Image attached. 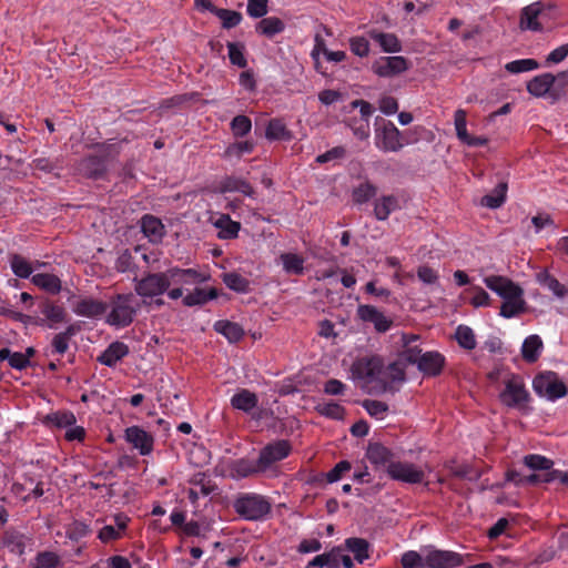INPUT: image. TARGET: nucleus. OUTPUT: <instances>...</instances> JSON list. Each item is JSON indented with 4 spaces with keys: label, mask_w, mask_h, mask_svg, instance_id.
<instances>
[{
    "label": "nucleus",
    "mask_w": 568,
    "mask_h": 568,
    "mask_svg": "<svg viewBox=\"0 0 568 568\" xmlns=\"http://www.w3.org/2000/svg\"><path fill=\"white\" fill-rule=\"evenodd\" d=\"M406 362H384V357H361L352 365V377L368 393L390 390L405 378Z\"/></svg>",
    "instance_id": "1"
},
{
    "label": "nucleus",
    "mask_w": 568,
    "mask_h": 568,
    "mask_svg": "<svg viewBox=\"0 0 568 568\" xmlns=\"http://www.w3.org/2000/svg\"><path fill=\"white\" fill-rule=\"evenodd\" d=\"M119 154L115 144H101L95 146V152L81 159L75 171L87 179H102L106 173L108 163Z\"/></svg>",
    "instance_id": "2"
},
{
    "label": "nucleus",
    "mask_w": 568,
    "mask_h": 568,
    "mask_svg": "<svg viewBox=\"0 0 568 568\" xmlns=\"http://www.w3.org/2000/svg\"><path fill=\"white\" fill-rule=\"evenodd\" d=\"M109 308L105 322L111 326L123 328L133 322L140 304L132 293L116 294L108 303Z\"/></svg>",
    "instance_id": "3"
},
{
    "label": "nucleus",
    "mask_w": 568,
    "mask_h": 568,
    "mask_svg": "<svg viewBox=\"0 0 568 568\" xmlns=\"http://www.w3.org/2000/svg\"><path fill=\"white\" fill-rule=\"evenodd\" d=\"M234 508L245 519L258 520L270 513L271 504L261 495L247 494L235 500Z\"/></svg>",
    "instance_id": "4"
},
{
    "label": "nucleus",
    "mask_w": 568,
    "mask_h": 568,
    "mask_svg": "<svg viewBox=\"0 0 568 568\" xmlns=\"http://www.w3.org/2000/svg\"><path fill=\"white\" fill-rule=\"evenodd\" d=\"M504 383L505 389L499 394L500 402L508 407L523 408L529 398L523 378L507 373Z\"/></svg>",
    "instance_id": "5"
},
{
    "label": "nucleus",
    "mask_w": 568,
    "mask_h": 568,
    "mask_svg": "<svg viewBox=\"0 0 568 568\" xmlns=\"http://www.w3.org/2000/svg\"><path fill=\"white\" fill-rule=\"evenodd\" d=\"M375 145L383 152H398L405 143L396 125L392 121H383L375 130Z\"/></svg>",
    "instance_id": "6"
},
{
    "label": "nucleus",
    "mask_w": 568,
    "mask_h": 568,
    "mask_svg": "<svg viewBox=\"0 0 568 568\" xmlns=\"http://www.w3.org/2000/svg\"><path fill=\"white\" fill-rule=\"evenodd\" d=\"M135 293L141 297H156L169 290L164 272L146 273L140 280H135Z\"/></svg>",
    "instance_id": "7"
},
{
    "label": "nucleus",
    "mask_w": 568,
    "mask_h": 568,
    "mask_svg": "<svg viewBox=\"0 0 568 568\" xmlns=\"http://www.w3.org/2000/svg\"><path fill=\"white\" fill-rule=\"evenodd\" d=\"M534 390L549 400L564 397L567 394L565 384L555 373L548 372L539 374L532 382Z\"/></svg>",
    "instance_id": "8"
},
{
    "label": "nucleus",
    "mask_w": 568,
    "mask_h": 568,
    "mask_svg": "<svg viewBox=\"0 0 568 568\" xmlns=\"http://www.w3.org/2000/svg\"><path fill=\"white\" fill-rule=\"evenodd\" d=\"M37 313L38 315L34 316L33 324L49 328H53L57 324L64 322L67 316L65 310L61 305L48 298L41 300L38 303Z\"/></svg>",
    "instance_id": "9"
},
{
    "label": "nucleus",
    "mask_w": 568,
    "mask_h": 568,
    "mask_svg": "<svg viewBox=\"0 0 568 568\" xmlns=\"http://www.w3.org/2000/svg\"><path fill=\"white\" fill-rule=\"evenodd\" d=\"M410 67V62L402 55L381 57L372 64V70L381 78H393L404 73Z\"/></svg>",
    "instance_id": "10"
},
{
    "label": "nucleus",
    "mask_w": 568,
    "mask_h": 568,
    "mask_svg": "<svg viewBox=\"0 0 568 568\" xmlns=\"http://www.w3.org/2000/svg\"><path fill=\"white\" fill-rule=\"evenodd\" d=\"M387 473L393 479L407 484H419L425 478V471L420 467L406 462L390 463Z\"/></svg>",
    "instance_id": "11"
},
{
    "label": "nucleus",
    "mask_w": 568,
    "mask_h": 568,
    "mask_svg": "<svg viewBox=\"0 0 568 568\" xmlns=\"http://www.w3.org/2000/svg\"><path fill=\"white\" fill-rule=\"evenodd\" d=\"M484 283L503 300L521 297L524 295V290L518 284L501 275L486 276L484 277Z\"/></svg>",
    "instance_id": "12"
},
{
    "label": "nucleus",
    "mask_w": 568,
    "mask_h": 568,
    "mask_svg": "<svg viewBox=\"0 0 568 568\" xmlns=\"http://www.w3.org/2000/svg\"><path fill=\"white\" fill-rule=\"evenodd\" d=\"M291 453V445L287 440H276L266 445L260 453V468L266 471L272 465L284 459Z\"/></svg>",
    "instance_id": "13"
},
{
    "label": "nucleus",
    "mask_w": 568,
    "mask_h": 568,
    "mask_svg": "<svg viewBox=\"0 0 568 568\" xmlns=\"http://www.w3.org/2000/svg\"><path fill=\"white\" fill-rule=\"evenodd\" d=\"M462 562V556L454 551L434 549L425 554L426 568H454Z\"/></svg>",
    "instance_id": "14"
},
{
    "label": "nucleus",
    "mask_w": 568,
    "mask_h": 568,
    "mask_svg": "<svg viewBox=\"0 0 568 568\" xmlns=\"http://www.w3.org/2000/svg\"><path fill=\"white\" fill-rule=\"evenodd\" d=\"M357 316L363 322L372 323L378 333L387 332L393 325V321L373 305H359Z\"/></svg>",
    "instance_id": "15"
},
{
    "label": "nucleus",
    "mask_w": 568,
    "mask_h": 568,
    "mask_svg": "<svg viewBox=\"0 0 568 568\" xmlns=\"http://www.w3.org/2000/svg\"><path fill=\"white\" fill-rule=\"evenodd\" d=\"M141 231L152 244H159L165 236V226L162 221L152 215L144 214L140 220Z\"/></svg>",
    "instance_id": "16"
},
{
    "label": "nucleus",
    "mask_w": 568,
    "mask_h": 568,
    "mask_svg": "<svg viewBox=\"0 0 568 568\" xmlns=\"http://www.w3.org/2000/svg\"><path fill=\"white\" fill-rule=\"evenodd\" d=\"M106 311L108 303L92 297H81L73 306V312L84 317H98L105 314Z\"/></svg>",
    "instance_id": "17"
},
{
    "label": "nucleus",
    "mask_w": 568,
    "mask_h": 568,
    "mask_svg": "<svg viewBox=\"0 0 568 568\" xmlns=\"http://www.w3.org/2000/svg\"><path fill=\"white\" fill-rule=\"evenodd\" d=\"M125 438L134 448L140 450L141 455H148L152 450V436L138 426L126 428Z\"/></svg>",
    "instance_id": "18"
},
{
    "label": "nucleus",
    "mask_w": 568,
    "mask_h": 568,
    "mask_svg": "<svg viewBox=\"0 0 568 568\" xmlns=\"http://www.w3.org/2000/svg\"><path fill=\"white\" fill-rule=\"evenodd\" d=\"M219 297V290L215 287L196 286L193 291L184 295L182 303L184 306H203L207 302Z\"/></svg>",
    "instance_id": "19"
},
{
    "label": "nucleus",
    "mask_w": 568,
    "mask_h": 568,
    "mask_svg": "<svg viewBox=\"0 0 568 568\" xmlns=\"http://www.w3.org/2000/svg\"><path fill=\"white\" fill-rule=\"evenodd\" d=\"M399 201L393 194L382 195L374 201V216L377 221H386L389 215L399 210Z\"/></svg>",
    "instance_id": "20"
},
{
    "label": "nucleus",
    "mask_w": 568,
    "mask_h": 568,
    "mask_svg": "<svg viewBox=\"0 0 568 568\" xmlns=\"http://www.w3.org/2000/svg\"><path fill=\"white\" fill-rule=\"evenodd\" d=\"M542 12V6L540 2L531 3L525 7L521 10L520 14V29L521 30H531V31H541L542 27L538 21V17Z\"/></svg>",
    "instance_id": "21"
},
{
    "label": "nucleus",
    "mask_w": 568,
    "mask_h": 568,
    "mask_svg": "<svg viewBox=\"0 0 568 568\" xmlns=\"http://www.w3.org/2000/svg\"><path fill=\"white\" fill-rule=\"evenodd\" d=\"M367 36L376 42L384 52L396 53L402 51V43L394 33H386L377 29H372L367 32Z\"/></svg>",
    "instance_id": "22"
},
{
    "label": "nucleus",
    "mask_w": 568,
    "mask_h": 568,
    "mask_svg": "<svg viewBox=\"0 0 568 568\" xmlns=\"http://www.w3.org/2000/svg\"><path fill=\"white\" fill-rule=\"evenodd\" d=\"M406 365H415L426 375L438 374L444 366V357H405Z\"/></svg>",
    "instance_id": "23"
},
{
    "label": "nucleus",
    "mask_w": 568,
    "mask_h": 568,
    "mask_svg": "<svg viewBox=\"0 0 568 568\" xmlns=\"http://www.w3.org/2000/svg\"><path fill=\"white\" fill-rule=\"evenodd\" d=\"M556 82V77L551 73H542L534 77L527 83V91L534 97H544L549 92Z\"/></svg>",
    "instance_id": "24"
},
{
    "label": "nucleus",
    "mask_w": 568,
    "mask_h": 568,
    "mask_svg": "<svg viewBox=\"0 0 568 568\" xmlns=\"http://www.w3.org/2000/svg\"><path fill=\"white\" fill-rule=\"evenodd\" d=\"M219 190L221 193L240 192L246 196H253L254 190L252 185L244 179L237 176H226L220 184Z\"/></svg>",
    "instance_id": "25"
},
{
    "label": "nucleus",
    "mask_w": 568,
    "mask_h": 568,
    "mask_svg": "<svg viewBox=\"0 0 568 568\" xmlns=\"http://www.w3.org/2000/svg\"><path fill=\"white\" fill-rule=\"evenodd\" d=\"M367 459L374 464L377 467H384L386 466L388 468V465L392 462L393 454L392 452L383 446L382 444L374 443L369 444L366 452Z\"/></svg>",
    "instance_id": "26"
},
{
    "label": "nucleus",
    "mask_w": 568,
    "mask_h": 568,
    "mask_svg": "<svg viewBox=\"0 0 568 568\" xmlns=\"http://www.w3.org/2000/svg\"><path fill=\"white\" fill-rule=\"evenodd\" d=\"M284 30L285 23L277 17L263 18L255 26V31L268 39L282 33Z\"/></svg>",
    "instance_id": "27"
},
{
    "label": "nucleus",
    "mask_w": 568,
    "mask_h": 568,
    "mask_svg": "<svg viewBox=\"0 0 568 568\" xmlns=\"http://www.w3.org/2000/svg\"><path fill=\"white\" fill-rule=\"evenodd\" d=\"M31 282L50 294H58L62 288L61 280L54 274L38 273L31 277Z\"/></svg>",
    "instance_id": "28"
},
{
    "label": "nucleus",
    "mask_w": 568,
    "mask_h": 568,
    "mask_svg": "<svg viewBox=\"0 0 568 568\" xmlns=\"http://www.w3.org/2000/svg\"><path fill=\"white\" fill-rule=\"evenodd\" d=\"M258 398L255 393L248 389H241L231 398V405L233 408L250 413L257 406Z\"/></svg>",
    "instance_id": "29"
},
{
    "label": "nucleus",
    "mask_w": 568,
    "mask_h": 568,
    "mask_svg": "<svg viewBox=\"0 0 568 568\" xmlns=\"http://www.w3.org/2000/svg\"><path fill=\"white\" fill-rule=\"evenodd\" d=\"M403 352L397 355H440L437 351H424L418 335H402Z\"/></svg>",
    "instance_id": "30"
},
{
    "label": "nucleus",
    "mask_w": 568,
    "mask_h": 568,
    "mask_svg": "<svg viewBox=\"0 0 568 568\" xmlns=\"http://www.w3.org/2000/svg\"><path fill=\"white\" fill-rule=\"evenodd\" d=\"M377 191L378 189L375 184L368 180H365L353 189L352 200L356 205L366 204L376 196Z\"/></svg>",
    "instance_id": "31"
},
{
    "label": "nucleus",
    "mask_w": 568,
    "mask_h": 568,
    "mask_svg": "<svg viewBox=\"0 0 568 568\" xmlns=\"http://www.w3.org/2000/svg\"><path fill=\"white\" fill-rule=\"evenodd\" d=\"M265 136L270 141H287L292 138L290 130L282 119H271L266 126Z\"/></svg>",
    "instance_id": "32"
},
{
    "label": "nucleus",
    "mask_w": 568,
    "mask_h": 568,
    "mask_svg": "<svg viewBox=\"0 0 568 568\" xmlns=\"http://www.w3.org/2000/svg\"><path fill=\"white\" fill-rule=\"evenodd\" d=\"M2 545L8 548L10 552L20 556L24 552L27 537L17 530H8L2 537Z\"/></svg>",
    "instance_id": "33"
},
{
    "label": "nucleus",
    "mask_w": 568,
    "mask_h": 568,
    "mask_svg": "<svg viewBox=\"0 0 568 568\" xmlns=\"http://www.w3.org/2000/svg\"><path fill=\"white\" fill-rule=\"evenodd\" d=\"M280 260L283 265V270L290 275H302L304 273L305 260L303 256L296 253H282Z\"/></svg>",
    "instance_id": "34"
},
{
    "label": "nucleus",
    "mask_w": 568,
    "mask_h": 568,
    "mask_svg": "<svg viewBox=\"0 0 568 568\" xmlns=\"http://www.w3.org/2000/svg\"><path fill=\"white\" fill-rule=\"evenodd\" d=\"M339 557H341V548L335 547L328 552H325V554L314 557L307 564L306 568H313V567L338 568L339 567Z\"/></svg>",
    "instance_id": "35"
},
{
    "label": "nucleus",
    "mask_w": 568,
    "mask_h": 568,
    "mask_svg": "<svg viewBox=\"0 0 568 568\" xmlns=\"http://www.w3.org/2000/svg\"><path fill=\"white\" fill-rule=\"evenodd\" d=\"M508 185L506 182L498 183L490 194H486L481 197V205L489 209H498L506 201Z\"/></svg>",
    "instance_id": "36"
},
{
    "label": "nucleus",
    "mask_w": 568,
    "mask_h": 568,
    "mask_svg": "<svg viewBox=\"0 0 568 568\" xmlns=\"http://www.w3.org/2000/svg\"><path fill=\"white\" fill-rule=\"evenodd\" d=\"M214 329L232 343L240 341L244 334L243 328L237 323L223 320L215 322Z\"/></svg>",
    "instance_id": "37"
},
{
    "label": "nucleus",
    "mask_w": 568,
    "mask_h": 568,
    "mask_svg": "<svg viewBox=\"0 0 568 568\" xmlns=\"http://www.w3.org/2000/svg\"><path fill=\"white\" fill-rule=\"evenodd\" d=\"M345 547L348 551L354 554V557L358 562H363L369 557V542L364 538H347L345 540Z\"/></svg>",
    "instance_id": "38"
},
{
    "label": "nucleus",
    "mask_w": 568,
    "mask_h": 568,
    "mask_svg": "<svg viewBox=\"0 0 568 568\" xmlns=\"http://www.w3.org/2000/svg\"><path fill=\"white\" fill-rule=\"evenodd\" d=\"M538 282L540 285L551 291L557 297H565L568 294L567 286L561 284L554 275L547 271L538 274Z\"/></svg>",
    "instance_id": "39"
},
{
    "label": "nucleus",
    "mask_w": 568,
    "mask_h": 568,
    "mask_svg": "<svg viewBox=\"0 0 568 568\" xmlns=\"http://www.w3.org/2000/svg\"><path fill=\"white\" fill-rule=\"evenodd\" d=\"M215 226L220 229V237L234 239L240 231V223L232 221L229 215H221L215 222Z\"/></svg>",
    "instance_id": "40"
},
{
    "label": "nucleus",
    "mask_w": 568,
    "mask_h": 568,
    "mask_svg": "<svg viewBox=\"0 0 568 568\" xmlns=\"http://www.w3.org/2000/svg\"><path fill=\"white\" fill-rule=\"evenodd\" d=\"M525 304L523 296L521 297H511L509 300H504L499 315L505 318H511L525 311Z\"/></svg>",
    "instance_id": "41"
},
{
    "label": "nucleus",
    "mask_w": 568,
    "mask_h": 568,
    "mask_svg": "<svg viewBox=\"0 0 568 568\" xmlns=\"http://www.w3.org/2000/svg\"><path fill=\"white\" fill-rule=\"evenodd\" d=\"M10 267L13 274L20 278H29L33 272L30 262L20 254H13L10 257Z\"/></svg>",
    "instance_id": "42"
},
{
    "label": "nucleus",
    "mask_w": 568,
    "mask_h": 568,
    "mask_svg": "<svg viewBox=\"0 0 568 568\" xmlns=\"http://www.w3.org/2000/svg\"><path fill=\"white\" fill-rule=\"evenodd\" d=\"M223 282L230 290L237 293H246L250 288V281L235 272L224 273Z\"/></svg>",
    "instance_id": "43"
},
{
    "label": "nucleus",
    "mask_w": 568,
    "mask_h": 568,
    "mask_svg": "<svg viewBox=\"0 0 568 568\" xmlns=\"http://www.w3.org/2000/svg\"><path fill=\"white\" fill-rule=\"evenodd\" d=\"M44 422L58 428H65L75 424V416L71 412L58 410L48 414Z\"/></svg>",
    "instance_id": "44"
},
{
    "label": "nucleus",
    "mask_w": 568,
    "mask_h": 568,
    "mask_svg": "<svg viewBox=\"0 0 568 568\" xmlns=\"http://www.w3.org/2000/svg\"><path fill=\"white\" fill-rule=\"evenodd\" d=\"M455 337L458 345L466 351H473L476 347L475 333L467 325H459L456 328Z\"/></svg>",
    "instance_id": "45"
},
{
    "label": "nucleus",
    "mask_w": 568,
    "mask_h": 568,
    "mask_svg": "<svg viewBox=\"0 0 568 568\" xmlns=\"http://www.w3.org/2000/svg\"><path fill=\"white\" fill-rule=\"evenodd\" d=\"M229 59L233 65L244 69L247 67L245 58V45L242 42H227Z\"/></svg>",
    "instance_id": "46"
},
{
    "label": "nucleus",
    "mask_w": 568,
    "mask_h": 568,
    "mask_svg": "<svg viewBox=\"0 0 568 568\" xmlns=\"http://www.w3.org/2000/svg\"><path fill=\"white\" fill-rule=\"evenodd\" d=\"M77 332L75 325H70L64 332L57 334L52 339V347L55 353L63 354L68 351L69 339Z\"/></svg>",
    "instance_id": "47"
},
{
    "label": "nucleus",
    "mask_w": 568,
    "mask_h": 568,
    "mask_svg": "<svg viewBox=\"0 0 568 568\" xmlns=\"http://www.w3.org/2000/svg\"><path fill=\"white\" fill-rule=\"evenodd\" d=\"M235 473L241 477H248L257 473H265V469L260 468V459L251 462L246 459H240L234 464Z\"/></svg>",
    "instance_id": "48"
},
{
    "label": "nucleus",
    "mask_w": 568,
    "mask_h": 568,
    "mask_svg": "<svg viewBox=\"0 0 568 568\" xmlns=\"http://www.w3.org/2000/svg\"><path fill=\"white\" fill-rule=\"evenodd\" d=\"M467 113L463 109H458L454 115L456 135L464 144L469 139L470 134L467 131Z\"/></svg>",
    "instance_id": "49"
},
{
    "label": "nucleus",
    "mask_w": 568,
    "mask_h": 568,
    "mask_svg": "<svg viewBox=\"0 0 568 568\" xmlns=\"http://www.w3.org/2000/svg\"><path fill=\"white\" fill-rule=\"evenodd\" d=\"M539 67L535 59H519L506 63L505 69L510 73H521L536 70Z\"/></svg>",
    "instance_id": "50"
},
{
    "label": "nucleus",
    "mask_w": 568,
    "mask_h": 568,
    "mask_svg": "<svg viewBox=\"0 0 568 568\" xmlns=\"http://www.w3.org/2000/svg\"><path fill=\"white\" fill-rule=\"evenodd\" d=\"M544 348L542 339L539 335L532 334L525 338L521 345L520 355H538Z\"/></svg>",
    "instance_id": "51"
},
{
    "label": "nucleus",
    "mask_w": 568,
    "mask_h": 568,
    "mask_svg": "<svg viewBox=\"0 0 568 568\" xmlns=\"http://www.w3.org/2000/svg\"><path fill=\"white\" fill-rule=\"evenodd\" d=\"M524 464L532 470H550L554 462L541 455H527Z\"/></svg>",
    "instance_id": "52"
},
{
    "label": "nucleus",
    "mask_w": 568,
    "mask_h": 568,
    "mask_svg": "<svg viewBox=\"0 0 568 568\" xmlns=\"http://www.w3.org/2000/svg\"><path fill=\"white\" fill-rule=\"evenodd\" d=\"M252 129L251 119L246 115H236L231 121V130L237 138L246 135Z\"/></svg>",
    "instance_id": "53"
},
{
    "label": "nucleus",
    "mask_w": 568,
    "mask_h": 568,
    "mask_svg": "<svg viewBox=\"0 0 568 568\" xmlns=\"http://www.w3.org/2000/svg\"><path fill=\"white\" fill-rule=\"evenodd\" d=\"M362 405L372 417L377 419H384L388 412V406L384 402L365 399Z\"/></svg>",
    "instance_id": "54"
},
{
    "label": "nucleus",
    "mask_w": 568,
    "mask_h": 568,
    "mask_svg": "<svg viewBox=\"0 0 568 568\" xmlns=\"http://www.w3.org/2000/svg\"><path fill=\"white\" fill-rule=\"evenodd\" d=\"M246 12L251 18H264L268 12V0H247Z\"/></svg>",
    "instance_id": "55"
},
{
    "label": "nucleus",
    "mask_w": 568,
    "mask_h": 568,
    "mask_svg": "<svg viewBox=\"0 0 568 568\" xmlns=\"http://www.w3.org/2000/svg\"><path fill=\"white\" fill-rule=\"evenodd\" d=\"M216 14L221 19L222 26L225 29L235 28L242 21V14L237 11L220 9Z\"/></svg>",
    "instance_id": "56"
},
{
    "label": "nucleus",
    "mask_w": 568,
    "mask_h": 568,
    "mask_svg": "<svg viewBox=\"0 0 568 568\" xmlns=\"http://www.w3.org/2000/svg\"><path fill=\"white\" fill-rule=\"evenodd\" d=\"M403 568H425V555L416 551H407L402 556Z\"/></svg>",
    "instance_id": "57"
},
{
    "label": "nucleus",
    "mask_w": 568,
    "mask_h": 568,
    "mask_svg": "<svg viewBox=\"0 0 568 568\" xmlns=\"http://www.w3.org/2000/svg\"><path fill=\"white\" fill-rule=\"evenodd\" d=\"M166 282H169V287L171 285L181 286L183 287V277L190 276L193 273H190L187 271H183V268L179 266L170 267L166 271H164Z\"/></svg>",
    "instance_id": "58"
},
{
    "label": "nucleus",
    "mask_w": 568,
    "mask_h": 568,
    "mask_svg": "<svg viewBox=\"0 0 568 568\" xmlns=\"http://www.w3.org/2000/svg\"><path fill=\"white\" fill-rule=\"evenodd\" d=\"M349 47L352 52L357 57L364 58L369 53V42L364 37L351 38Z\"/></svg>",
    "instance_id": "59"
},
{
    "label": "nucleus",
    "mask_w": 568,
    "mask_h": 568,
    "mask_svg": "<svg viewBox=\"0 0 568 568\" xmlns=\"http://www.w3.org/2000/svg\"><path fill=\"white\" fill-rule=\"evenodd\" d=\"M193 485L194 486L187 490V497L193 504L199 499L200 495L209 496L212 491V487L204 484L202 479L199 481L194 480Z\"/></svg>",
    "instance_id": "60"
},
{
    "label": "nucleus",
    "mask_w": 568,
    "mask_h": 568,
    "mask_svg": "<svg viewBox=\"0 0 568 568\" xmlns=\"http://www.w3.org/2000/svg\"><path fill=\"white\" fill-rule=\"evenodd\" d=\"M134 267V261L131 252L124 250L115 261V268L118 272L125 273L132 271Z\"/></svg>",
    "instance_id": "61"
},
{
    "label": "nucleus",
    "mask_w": 568,
    "mask_h": 568,
    "mask_svg": "<svg viewBox=\"0 0 568 568\" xmlns=\"http://www.w3.org/2000/svg\"><path fill=\"white\" fill-rule=\"evenodd\" d=\"M89 532V527L80 521H73L71 525L67 528V536L71 540H79L82 537L87 536Z\"/></svg>",
    "instance_id": "62"
},
{
    "label": "nucleus",
    "mask_w": 568,
    "mask_h": 568,
    "mask_svg": "<svg viewBox=\"0 0 568 568\" xmlns=\"http://www.w3.org/2000/svg\"><path fill=\"white\" fill-rule=\"evenodd\" d=\"M349 128L359 140H366L369 136V123L367 121L353 119L349 122Z\"/></svg>",
    "instance_id": "63"
},
{
    "label": "nucleus",
    "mask_w": 568,
    "mask_h": 568,
    "mask_svg": "<svg viewBox=\"0 0 568 568\" xmlns=\"http://www.w3.org/2000/svg\"><path fill=\"white\" fill-rule=\"evenodd\" d=\"M568 55V45L562 44L552 51L549 52V54L546 58V65L550 64H557L562 62Z\"/></svg>",
    "instance_id": "64"
}]
</instances>
